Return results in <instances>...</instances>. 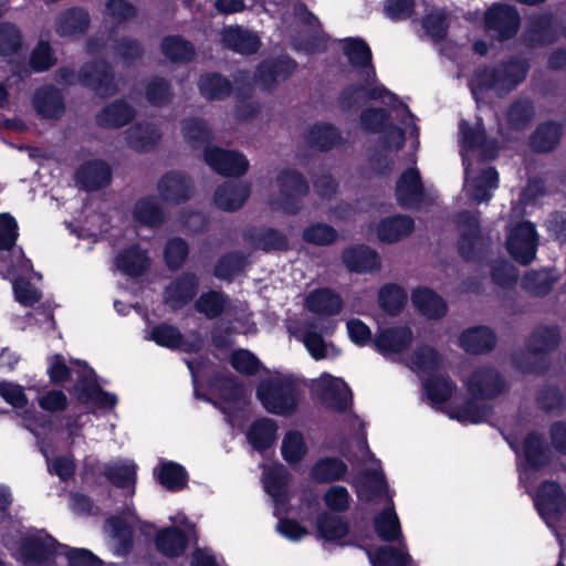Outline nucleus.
I'll return each mask as SVG.
<instances>
[{"instance_id":"864d4df0","label":"nucleus","mask_w":566,"mask_h":566,"mask_svg":"<svg viewBox=\"0 0 566 566\" xmlns=\"http://www.w3.org/2000/svg\"><path fill=\"white\" fill-rule=\"evenodd\" d=\"M208 385L210 388L217 389L221 399L228 403L239 402L244 395L242 384L231 373H213L208 379Z\"/></svg>"},{"instance_id":"c9c22d12","label":"nucleus","mask_w":566,"mask_h":566,"mask_svg":"<svg viewBox=\"0 0 566 566\" xmlns=\"http://www.w3.org/2000/svg\"><path fill=\"white\" fill-rule=\"evenodd\" d=\"M415 230V220L408 214L382 218L377 226V237L382 243H396L409 237Z\"/></svg>"},{"instance_id":"7c9ffc66","label":"nucleus","mask_w":566,"mask_h":566,"mask_svg":"<svg viewBox=\"0 0 566 566\" xmlns=\"http://www.w3.org/2000/svg\"><path fill=\"white\" fill-rule=\"evenodd\" d=\"M251 193L250 185L242 181H224L213 193L214 205L223 211L239 210Z\"/></svg>"},{"instance_id":"0eeeda50","label":"nucleus","mask_w":566,"mask_h":566,"mask_svg":"<svg viewBox=\"0 0 566 566\" xmlns=\"http://www.w3.org/2000/svg\"><path fill=\"white\" fill-rule=\"evenodd\" d=\"M483 27L486 35L497 42L516 36L521 29V15L516 7L502 2L492 3L484 12Z\"/></svg>"},{"instance_id":"58836bf2","label":"nucleus","mask_w":566,"mask_h":566,"mask_svg":"<svg viewBox=\"0 0 566 566\" xmlns=\"http://www.w3.org/2000/svg\"><path fill=\"white\" fill-rule=\"evenodd\" d=\"M356 495H390L386 475L380 469H364L352 476Z\"/></svg>"},{"instance_id":"a19ab883","label":"nucleus","mask_w":566,"mask_h":566,"mask_svg":"<svg viewBox=\"0 0 566 566\" xmlns=\"http://www.w3.org/2000/svg\"><path fill=\"white\" fill-rule=\"evenodd\" d=\"M562 340L560 331L557 325L536 327L525 342L530 354L547 355L557 349Z\"/></svg>"},{"instance_id":"4c0bfd02","label":"nucleus","mask_w":566,"mask_h":566,"mask_svg":"<svg viewBox=\"0 0 566 566\" xmlns=\"http://www.w3.org/2000/svg\"><path fill=\"white\" fill-rule=\"evenodd\" d=\"M244 241L249 242L254 249L265 253L273 251H287L290 249L289 238L279 229L266 227L255 230H248L243 233Z\"/></svg>"},{"instance_id":"79ce46f5","label":"nucleus","mask_w":566,"mask_h":566,"mask_svg":"<svg viewBox=\"0 0 566 566\" xmlns=\"http://www.w3.org/2000/svg\"><path fill=\"white\" fill-rule=\"evenodd\" d=\"M160 51L171 63H190L196 56L195 45L182 35H165L160 41Z\"/></svg>"},{"instance_id":"4468645a","label":"nucleus","mask_w":566,"mask_h":566,"mask_svg":"<svg viewBox=\"0 0 566 566\" xmlns=\"http://www.w3.org/2000/svg\"><path fill=\"white\" fill-rule=\"evenodd\" d=\"M559 23L551 12L533 14L526 22L523 32L524 42L528 48H544L559 39Z\"/></svg>"},{"instance_id":"4be33fe9","label":"nucleus","mask_w":566,"mask_h":566,"mask_svg":"<svg viewBox=\"0 0 566 566\" xmlns=\"http://www.w3.org/2000/svg\"><path fill=\"white\" fill-rule=\"evenodd\" d=\"M305 308L318 317H333L344 308L342 295L332 287H317L305 297Z\"/></svg>"},{"instance_id":"13d9d810","label":"nucleus","mask_w":566,"mask_h":566,"mask_svg":"<svg viewBox=\"0 0 566 566\" xmlns=\"http://www.w3.org/2000/svg\"><path fill=\"white\" fill-rule=\"evenodd\" d=\"M406 291L396 283H387L379 289L378 304L390 316H398L407 303Z\"/></svg>"},{"instance_id":"72a5a7b5","label":"nucleus","mask_w":566,"mask_h":566,"mask_svg":"<svg viewBox=\"0 0 566 566\" xmlns=\"http://www.w3.org/2000/svg\"><path fill=\"white\" fill-rule=\"evenodd\" d=\"M536 116V107L528 96H518L507 106L504 118L506 127L512 132H524Z\"/></svg>"},{"instance_id":"423d86ee","label":"nucleus","mask_w":566,"mask_h":566,"mask_svg":"<svg viewBox=\"0 0 566 566\" xmlns=\"http://www.w3.org/2000/svg\"><path fill=\"white\" fill-rule=\"evenodd\" d=\"M385 97L389 98V104L394 108H402L408 116L413 117L409 106L400 101L399 96L389 91L384 84L368 87L363 83H352L344 86L337 95V105L344 113H350L367 101H378Z\"/></svg>"},{"instance_id":"774afa93","label":"nucleus","mask_w":566,"mask_h":566,"mask_svg":"<svg viewBox=\"0 0 566 566\" xmlns=\"http://www.w3.org/2000/svg\"><path fill=\"white\" fill-rule=\"evenodd\" d=\"M368 556L373 566H408L411 562L405 545L398 549L382 547L369 553Z\"/></svg>"},{"instance_id":"0e129e2a","label":"nucleus","mask_w":566,"mask_h":566,"mask_svg":"<svg viewBox=\"0 0 566 566\" xmlns=\"http://www.w3.org/2000/svg\"><path fill=\"white\" fill-rule=\"evenodd\" d=\"M189 252V244L184 238L174 237L168 239L164 248V261L168 270H180L186 263Z\"/></svg>"},{"instance_id":"f03ea898","label":"nucleus","mask_w":566,"mask_h":566,"mask_svg":"<svg viewBox=\"0 0 566 566\" xmlns=\"http://www.w3.org/2000/svg\"><path fill=\"white\" fill-rule=\"evenodd\" d=\"M528 63L517 56H510L497 63L495 66L484 65L476 69L468 86L476 103H480L481 95L489 91L510 93L514 91L527 76Z\"/></svg>"},{"instance_id":"603ef678","label":"nucleus","mask_w":566,"mask_h":566,"mask_svg":"<svg viewBox=\"0 0 566 566\" xmlns=\"http://www.w3.org/2000/svg\"><path fill=\"white\" fill-rule=\"evenodd\" d=\"M348 471L347 464L339 458L318 459L310 471V476L317 483H331L342 480Z\"/></svg>"},{"instance_id":"6e6d98bb","label":"nucleus","mask_w":566,"mask_h":566,"mask_svg":"<svg viewBox=\"0 0 566 566\" xmlns=\"http://www.w3.org/2000/svg\"><path fill=\"white\" fill-rule=\"evenodd\" d=\"M478 400L481 399L470 396L450 413V418L461 423L478 424L484 422L491 416L492 407L480 403Z\"/></svg>"},{"instance_id":"a18cd8bd","label":"nucleus","mask_w":566,"mask_h":566,"mask_svg":"<svg viewBox=\"0 0 566 566\" xmlns=\"http://www.w3.org/2000/svg\"><path fill=\"white\" fill-rule=\"evenodd\" d=\"M200 95L207 101H223L232 93L233 85L229 78L218 72H208L198 80Z\"/></svg>"},{"instance_id":"f8f14e48","label":"nucleus","mask_w":566,"mask_h":566,"mask_svg":"<svg viewBox=\"0 0 566 566\" xmlns=\"http://www.w3.org/2000/svg\"><path fill=\"white\" fill-rule=\"evenodd\" d=\"M348 497H318L319 509L314 518L316 522V535L328 543L340 544L347 534V525L337 516L323 512V507L334 511L345 510Z\"/></svg>"},{"instance_id":"7ed1b4c3","label":"nucleus","mask_w":566,"mask_h":566,"mask_svg":"<svg viewBox=\"0 0 566 566\" xmlns=\"http://www.w3.org/2000/svg\"><path fill=\"white\" fill-rule=\"evenodd\" d=\"M276 532L284 538L297 542L310 534L297 520L312 521L318 512V497H272Z\"/></svg>"},{"instance_id":"9d476101","label":"nucleus","mask_w":566,"mask_h":566,"mask_svg":"<svg viewBox=\"0 0 566 566\" xmlns=\"http://www.w3.org/2000/svg\"><path fill=\"white\" fill-rule=\"evenodd\" d=\"M276 182L281 209L287 214H297L302 209V199L310 193V185L305 176L294 168H285L276 175Z\"/></svg>"},{"instance_id":"ea45409f","label":"nucleus","mask_w":566,"mask_h":566,"mask_svg":"<svg viewBox=\"0 0 566 566\" xmlns=\"http://www.w3.org/2000/svg\"><path fill=\"white\" fill-rule=\"evenodd\" d=\"M117 269L127 276L137 277L147 272L150 260L138 243L123 249L115 260Z\"/></svg>"},{"instance_id":"09e8293b","label":"nucleus","mask_w":566,"mask_h":566,"mask_svg":"<svg viewBox=\"0 0 566 566\" xmlns=\"http://www.w3.org/2000/svg\"><path fill=\"white\" fill-rule=\"evenodd\" d=\"M91 18L87 11L80 7L63 11L56 20L55 31L61 36L83 34L87 31Z\"/></svg>"},{"instance_id":"3c124183","label":"nucleus","mask_w":566,"mask_h":566,"mask_svg":"<svg viewBox=\"0 0 566 566\" xmlns=\"http://www.w3.org/2000/svg\"><path fill=\"white\" fill-rule=\"evenodd\" d=\"M133 218L140 226L151 229L161 227L166 220L164 209L153 196L142 197L135 202Z\"/></svg>"},{"instance_id":"473e14b6","label":"nucleus","mask_w":566,"mask_h":566,"mask_svg":"<svg viewBox=\"0 0 566 566\" xmlns=\"http://www.w3.org/2000/svg\"><path fill=\"white\" fill-rule=\"evenodd\" d=\"M222 43L235 53L251 55L261 48L259 35L241 25H230L222 32Z\"/></svg>"},{"instance_id":"bf43d9fd","label":"nucleus","mask_w":566,"mask_h":566,"mask_svg":"<svg viewBox=\"0 0 566 566\" xmlns=\"http://www.w3.org/2000/svg\"><path fill=\"white\" fill-rule=\"evenodd\" d=\"M454 384L449 376L431 374L423 381L427 398L433 406L443 405L450 400L454 391Z\"/></svg>"},{"instance_id":"8fccbe9b","label":"nucleus","mask_w":566,"mask_h":566,"mask_svg":"<svg viewBox=\"0 0 566 566\" xmlns=\"http://www.w3.org/2000/svg\"><path fill=\"white\" fill-rule=\"evenodd\" d=\"M181 130L185 140L192 149H205L207 146H212L213 132L203 118H185L181 122Z\"/></svg>"},{"instance_id":"aec40b11","label":"nucleus","mask_w":566,"mask_h":566,"mask_svg":"<svg viewBox=\"0 0 566 566\" xmlns=\"http://www.w3.org/2000/svg\"><path fill=\"white\" fill-rule=\"evenodd\" d=\"M112 175V168L105 160L91 159L75 170L74 178L80 189L91 192L108 187Z\"/></svg>"},{"instance_id":"20e7f679","label":"nucleus","mask_w":566,"mask_h":566,"mask_svg":"<svg viewBox=\"0 0 566 566\" xmlns=\"http://www.w3.org/2000/svg\"><path fill=\"white\" fill-rule=\"evenodd\" d=\"M255 395L263 408L272 415L291 416L300 403L298 382L291 374L262 380Z\"/></svg>"},{"instance_id":"a211bd4d","label":"nucleus","mask_w":566,"mask_h":566,"mask_svg":"<svg viewBox=\"0 0 566 566\" xmlns=\"http://www.w3.org/2000/svg\"><path fill=\"white\" fill-rule=\"evenodd\" d=\"M316 389V398L326 409L344 413L353 403V391L342 378L328 376Z\"/></svg>"},{"instance_id":"e433bc0d","label":"nucleus","mask_w":566,"mask_h":566,"mask_svg":"<svg viewBox=\"0 0 566 566\" xmlns=\"http://www.w3.org/2000/svg\"><path fill=\"white\" fill-rule=\"evenodd\" d=\"M411 301L416 310L427 318L440 319L447 315V302L430 287H416L411 293Z\"/></svg>"},{"instance_id":"f3484780","label":"nucleus","mask_w":566,"mask_h":566,"mask_svg":"<svg viewBox=\"0 0 566 566\" xmlns=\"http://www.w3.org/2000/svg\"><path fill=\"white\" fill-rule=\"evenodd\" d=\"M426 197L424 185L417 167L406 168L396 181L395 198L399 207L411 209L420 206Z\"/></svg>"},{"instance_id":"412c9836","label":"nucleus","mask_w":566,"mask_h":566,"mask_svg":"<svg viewBox=\"0 0 566 566\" xmlns=\"http://www.w3.org/2000/svg\"><path fill=\"white\" fill-rule=\"evenodd\" d=\"M192 184L190 177L178 170L165 172L157 185L160 199L164 202L180 205L191 197Z\"/></svg>"},{"instance_id":"6e6552de","label":"nucleus","mask_w":566,"mask_h":566,"mask_svg":"<svg viewBox=\"0 0 566 566\" xmlns=\"http://www.w3.org/2000/svg\"><path fill=\"white\" fill-rule=\"evenodd\" d=\"M78 83L101 98L118 94L119 86L112 64L104 60H91L82 64L77 72Z\"/></svg>"},{"instance_id":"f704fd0d","label":"nucleus","mask_w":566,"mask_h":566,"mask_svg":"<svg viewBox=\"0 0 566 566\" xmlns=\"http://www.w3.org/2000/svg\"><path fill=\"white\" fill-rule=\"evenodd\" d=\"M459 344L468 354H485L494 349L496 335L494 331L488 326H473L461 333Z\"/></svg>"},{"instance_id":"5701e85b","label":"nucleus","mask_w":566,"mask_h":566,"mask_svg":"<svg viewBox=\"0 0 566 566\" xmlns=\"http://www.w3.org/2000/svg\"><path fill=\"white\" fill-rule=\"evenodd\" d=\"M340 256L345 268L352 273H373L381 266L378 252L366 244L345 248Z\"/></svg>"},{"instance_id":"9b49d317","label":"nucleus","mask_w":566,"mask_h":566,"mask_svg":"<svg viewBox=\"0 0 566 566\" xmlns=\"http://www.w3.org/2000/svg\"><path fill=\"white\" fill-rule=\"evenodd\" d=\"M171 526L166 527L156 535L157 549L168 557L184 553L188 543L195 538V525L184 514L170 516Z\"/></svg>"},{"instance_id":"ddd939ff","label":"nucleus","mask_w":566,"mask_h":566,"mask_svg":"<svg viewBox=\"0 0 566 566\" xmlns=\"http://www.w3.org/2000/svg\"><path fill=\"white\" fill-rule=\"evenodd\" d=\"M537 245L538 234L531 221L517 223L507 237V252L513 260L524 266L535 259Z\"/></svg>"},{"instance_id":"49530a36","label":"nucleus","mask_w":566,"mask_h":566,"mask_svg":"<svg viewBox=\"0 0 566 566\" xmlns=\"http://www.w3.org/2000/svg\"><path fill=\"white\" fill-rule=\"evenodd\" d=\"M160 139L161 133L151 123H136L126 132L127 145L138 153L150 150Z\"/></svg>"},{"instance_id":"cd10ccee","label":"nucleus","mask_w":566,"mask_h":566,"mask_svg":"<svg viewBox=\"0 0 566 566\" xmlns=\"http://www.w3.org/2000/svg\"><path fill=\"white\" fill-rule=\"evenodd\" d=\"M153 474L156 482L171 493L184 491L189 482L186 468L171 460H160L154 468Z\"/></svg>"},{"instance_id":"1a4fd4ad","label":"nucleus","mask_w":566,"mask_h":566,"mask_svg":"<svg viewBox=\"0 0 566 566\" xmlns=\"http://www.w3.org/2000/svg\"><path fill=\"white\" fill-rule=\"evenodd\" d=\"M464 386L470 396L481 400H494L509 389L505 377L492 365L474 368Z\"/></svg>"},{"instance_id":"37998d69","label":"nucleus","mask_w":566,"mask_h":566,"mask_svg":"<svg viewBox=\"0 0 566 566\" xmlns=\"http://www.w3.org/2000/svg\"><path fill=\"white\" fill-rule=\"evenodd\" d=\"M375 530L377 534L387 542L402 539L401 526L396 513L394 503L386 499L381 510L376 514Z\"/></svg>"},{"instance_id":"bb28decb","label":"nucleus","mask_w":566,"mask_h":566,"mask_svg":"<svg viewBox=\"0 0 566 566\" xmlns=\"http://www.w3.org/2000/svg\"><path fill=\"white\" fill-rule=\"evenodd\" d=\"M135 116V108L124 98H118L106 104L95 115V123L101 128L117 129L130 124Z\"/></svg>"},{"instance_id":"69168bd1","label":"nucleus","mask_w":566,"mask_h":566,"mask_svg":"<svg viewBox=\"0 0 566 566\" xmlns=\"http://www.w3.org/2000/svg\"><path fill=\"white\" fill-rule=\"evenodd\" d=\"M343 43V53L354 69L370 64L373 53L364 39L345 38Z\"/></svg>"},{"instance_id":"de8ad7c7","label":"nucleus","mask_w":566,"mask_h":566,"mask_svg":"<svg viewBox=\"0 0 566 566\" xmlns=\"http://www.w3.org/2000/svg\"><path fill=\"white\" fill-rule=\"evenodd\" d=\"M248 265V254L240 250L229 251L218 258L213 275L219 280L232 282Z\"/></svg>"},{"instance_id":"b1692460","label":"nucleus","mask_w":566,"mask_h":566,"mask_svg":"<svg viewBox=\"0 0 566 566\" xmlns=\"http://www.w3.org/2000/svg\"><path fill=\"white\" fill-rule=\"evenodd\" d=\"M138 465L130 459H115L107 462L106 483L134 495L136 492Z\"/></svg>"},{"instance_id":"2eb2a0df","label":"nucleus","mask_w":566,"mask_h":566,"mask_svg":"<svg viewBox=\"0 0 566 566\" xmlns=\"http://www.w3.org/2000/svg\"><path fill=\"white\" fill-rule=\"evenodd\" d=\"M203 158L212 170L224 177H241L249 169L247 157L238 150H228L219 146H207Z\"/></svg>"},{"instance_id":"dca6fc26","label":"nucleus","mask_w":566,"mask_h":566,"mask_svg":"<svg viewBox=\"0 0 566 566\" xmlns=\"http://www.w3.org/2000/svg\"><path fill=\"white\" fill-rule=\"evenodd\" d=\"M199 276L185 271L176 276L163 292L164 304L172 311H179L192 302L199 292Z\"/></svg>"},{"instance_id":"39448f33","label":"nucleus","mask_w":566,"mask_h":566,"mask_svg":"<svg viewBox=\"0 0 566 566\" xmlns=\"http://www.w3.org/2000/svg\"><path fill=\"white\" fill-rule=\"evenodd\" d=\"M105 532L112 539V548L118 556L126 555L135 538L150 537L155 527L137 518L132 512L111 516L106 521Z\"/></svg>"},{"instance_id":"6ab92c4d","label":"nucleus","mask_w":566,"mask_h":566,"mask_svg":"<svg viewBox=\"0 0 566 566\" xmlns=\"http://www.w3.org/2000/svg\"><path fill=\"white\" fill-rule=\"evenodd\" d=\"M297 69V62L289 55L262 61L255 71V80L265 91L273 90L280 81H285Z\"/></svg>"},{"instance_id":"f257e3e1","label":"nucleus","mask_w":566,"mask_h":566,"mask_svg":"<svg viewBox=\"0 0 566 566\" xmlns=\"http://www.w3.org/2000/svg\"><path fill=\"white\" fill-rule=\"evenodd\" d=\"M10 548L27 566L40 565L53 555L64 556L69 566L102 565V560L91 551L60 544L44 530L29 531L17 546Z\"/></svg>"},{"instance_id":"e2e57ef3","label":"nucleus","mask_w":566,"mask_h":566,"mask_svg":"<svg viewBox=\"0 0 566 566\" xmlns=\"http://www.w3.org/2000/svg\"><path fill=\"white\" fill-rule=\"evenodd\" d=\"M535 507L547 526L554 528L566 516V497H536Z\"/></svg>"},{"instance_id":"4d7b16f0","label":"nucleus","mask_w":566,"mask_h":566,"mask_svg":"<svg viewBox=\"0 0 566 566\" xmlns=\"http://www.w3.org/2000/svg\"><path fill=\"white\" fill-rule=\"evenodd\" d=\"M74 363L83 365L85 370L77 376L71 394L75 396L80 403L87 405L94 399V396L101 388L97 381V375L86 361L75 360Z\"/></svg>"},{"instance_id":"c756f323","label":"nucleus","mask_w":566,"mask_h":566,"mask_svg":"<svg viewBox=\"0 0 566 566\" xmlns=\"http://www.w3.org/2000/svg\"><path fill=\"white\" fill-rule=\"evenodd\" d=\"M523 458L525 469L538 471L551 462V453L544 436L536 431H528L523 438Z\"/></svg>"},{"instance_id":"052dcab7","label":"nucleus","mask_w":566,"mask_h":566,"mask_svg":"<svg viewBox=\"0 0 566 566\" xmlns=\"http://www.w3.org/2000/svg\"><path fill=\"white\" fill-rule=\"evenodd\" d=\"M290 471L282 464L268 468L263 472V489L268 495H289Z\"/></svg>"},{"instance_id":"a878e982","label":"nucleus","mask_w":566,"mask_h":566,"mask_svg":"<svg viewBox=\"0 0 566 566\" xmlns=\"http://www.w3.org/2000/svg\"><path fill=\"white\" fill-rule=\"evenodd\" d=\"M32 105L43 119H57L65 112L64 97L54 85H45L35 90Z\"/></svg>"},{"instance_id":"c85d7f7f","label":"nucleus","mask_w":566,"mask_h":566,"mask_svg":"<svg viewBox=\"0 0 566 566\" xmlns=\"http://www.w3.org/2000/svg\"><path fill=\"white\" fill-rule=\"evenodd\" d=\"M564 126L556 120L548 119L539 123L530 136V147L536 154L554 151L560 144Z\"/></svg>"},{"instance_id":"2f4dec72","label":"nucleus","mask_w":566,"mask_h":566,"mask_svg":"<svg viewBox=\"0 0 566 566\" xmlns=\"http://www.w3.org/2000/svg\"><path fill=\"white\" fill-rule=\"evenodd\" d=\"M306 142L311 148L319 151H329L343 146L346 140L336 125L327 122H317L307 129Z\"/></svg>"},{"instance_id":"393cba45","label":"nucleus","mask_w":566,"mask_h":566,"mask_svg":"<svg viewBox=\"0 0 566 566\" xmlns=\"http://www.w3.org/2000/svg\"><path fill=\"white\" fill-rule=\"evenodd\" d=\"M412 337V331L407 325L386 327L377 333L374 346L382 355L401 354L410 347Z\"/></svg>"},{"instance_id":"680f3d73","label":"nucleus","mask_w":566,"mask_h":566,"mask_svg":"<svg viewBox=\"0 0 566 566\" xmlns=\"http://www.w3.org/2000/svg\"><path fill=\"white\" fill-rule=\"evenodd\" d=\"M390 113L385 107L369 106L360 111L359 127L366 134H380L390 122Z\"/></svg>"},{"instance_id":"5fc2aeb1","label":"nucleus","mask_w":566,"mask_h":566,"mask_svg":"<svg viewBox=\"0 0 566 566\" xmlns=\"http://www.w3.org/2000/svg\"><path fill=\"white\" fill-rule=\"evenodd\" d=\"M228 304L229 296L223 291L209 290L198 296L193 307L206 318L216 319L226 312Z\"/></svg>"},{"instance_id":"338daca9","label":"nucleus","mask_w":566,"mask_h":566,"mask_svg":"<svg viewBox=\"0 0 566 566\" xmlns=\"http://www.w3.org/2000/svg\"><path fill=\"white\" fill-rule=\"evenodd\" d=\"M145 97L155 107H163L171 103L174 92L171 83L161 76H155L145 86Z\"/></svg>"},{"instance_id":"c03bdc74","label":"nucleus","mask_w":566,"mask_h":566,"mask_svg":"<svg viewBox=\"0 0 566 566\" xmlns=\"http://www.w3.org/2000/svg\"><path fill=\"white\" fill-rule=\"evenodd\" d=\"M276 432L277 424L275 420L263 417L251 423L247 432V439L254 450L263 452L273 446Z\"/></svg>"}]
</instances>
